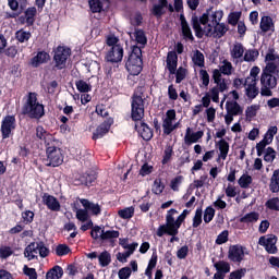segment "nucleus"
Returning <instances> with one entry per match:
<instances>
[{"mask_svg": "<svg viewBox=\"0 0 279 279\" xmlns=\"http://www.w3.org/2000/svg\"><path fill=\"white\" fill-rule=\"evenodd\" d=\"M192 27L195 32L196 38H204L206 36L207 38H223L226 34H228V25L225 23L219 22L218 24L207 25L205 27H202L199 25V22L197 21V16H192Z\"/></svg>", "mask_w": 279, "mask_h": 279, "instance_id": "f257e3e1", "label": "nucleus"}, {"mask_svg": "<svg viewBox=\"0 0 279 279\" xmlns=\"http://www.w3.org/2000/svg\"><path fill=\"white\" fill-rule=\"evenodd\" d=\"M23 114H27L31 119H43L45 117V106L38 102V95L36 93H28L23 107Z\"/></svg>", "mask_w": 279, "mask_h": 279, "instance_id": "f03ea898", "label": "nucleus"}, {"mask_svg": "<svg viewBox=\"0 0 279 279\" xmlns=\"http://www.w3.org/2000/svg\"><path fill=\"white\" fill-rule=\"evenodd\" d=\"M260 74V68L253 66L250 71V75L244 81L245 95L248 99H256L258 97V75Z\"/></svg>", "mask_w": 279, "mask_h": 279, "instance_id": "7ed1b4c3", "label": "nucleus"}, {"mask_svg": "<svg viewBox=\"0 0 279 279\" xmlns=\"http://www.w3.org/2000/svg\"><path fill=\"white\" fill-rule=\"evenodd\" d=\"M46 167H60L64 162V154L62 153V148L50 144L49 142L46 143Z\"/></svg>", "mask_w": 279, "mask_h": 279, "instance_id": "20e7f679", "label": "nucleus"}, {"mask_svg": "<svg viewBox=\"0 0 279 279\" xmlns=\"http://www.w3.org/2000/svg\"><path fill=\"white\" fill-rule=\"evenodd\" d=\"M141 47H134L125 63L130 75H140L143 71V59H141Z\"/></svg>", "mask_w": 279, "mask_h": 279, "instance_id": "39448f33", "label": "nucleus"}, {"mask_svg": "<svg viewBox=\"0 0 279 279\" xmlns=\"http://www.w3.org/2000/svg\"><path fill=\"white\" fill-rule=\"evenodd\" d=\"M34 254H39L40 258H47L50 251L43 241L31 242L24 250V256L25 258H28V260H34V258H36V255Z\"/></svg>", "mask_w": 279, "mask_h": 279, "instance_id": "423d86ee", "label": "nucleus"}, {"mask_svg": "<svg viewBox=\"0 0 279 279\" xmlns=\"http://www.w3.org/2000/svg\"><path fill=\"white\" fill-rule=\"evenodd\" d=\"M221 19H223V11L208 9L202 16L197 17V22L201 27H207V25L215 26L221 23Z\"/></svg>", "mask_w": 279, "mask_h": 279, "instance_id": "0eeeda50", "label": "nucleus"}, {"mask_svg": "<svg viewBox=\"0 0 279 279\" xmlns=\"http://www.w3.org/2000/svg\"><path fill=\"white\" fill-rule=\"evenodd\" d=\"M278 86V80L272 74L263 71L260 74V95L262 97H271L274 88Z\"/></svg>", "mask_w": 279, "mask_h": 279, "instance_id": "6e6552de", "label": "nucleus"}, {"mask_svg": "<svg viewBox=\"0 0 279 279\" xmlns=\"http://www.w3.org/2000/svg\"><path fill=\"white\" fill-rule=\"evenodd\" d=\"M174 215H178V209L175 208L169 209L166 215V222L168 223V226L171 227L172 230H178V228H182V223L186 221V217L191 215V210L184 209L181 213V215L178 216L177 219L175 217H173Z\"/></svg>", "mask_w": 279, "mask_h": 279, "instance_id": "1a4fd4ad", "label": "nucleus"}, {"mask_svg": "<svg viewBox=\"0 0 279 279\" xmlns=\"http://www.w3.org/2000/svg\"><path fill=\"white\" fill-rule=\"evenodd\" d=\"M226 111L225 114V123L230 125L234 121V117H239V114H243V107L239 105V102L232 100L226 102Z\"/></svg>", "mask_w": 279, "mask_h": 279, "instance_id": "9d476101", "label": "nucleus"}, {"mask_svg": "<svg viewBox=\"0 0 279 279\" xmlns=\"http://www.w3.org/2000/svg\"><path fill=\"white\" fill-rule=\"evenodd\" d=\"M145 114V100L143 96L135 94L132 101V119L141 121Z\"/></svg>", "mask_w": 279, "mask_h": 279, "instance_id": "9b49d317", "label": "nucleus"}, {"mask_svg": "<svg viewBox=\"0 0 279 279\" xmlns=\"http://www.w3.org/2000/svg\"><path fill=\"white\" fill-rule=\"evenodd\" d=\"M71 57V49L64 46H59L54 50L53 60L57 69H64L66 66V60Z\"/></svg>", "mask_w": 279, "mask_h": 279, "instance_id": "f8f14e48", "label": "nucleus"}, {"mask_svg": "<svg viewBox=\"0 0 279 279\" xmlns=\"http://www.w3.org/2000/svg\"><path fill=\"white\" fill-rule=\"evenodd\" d=\"M276 243H278V236L275 234L270 235H262L258 240V245H262V247H265L266 252L268 254H277L278 247L276 246Z\"/></svg>", "mask_w": 279, "mask_h": 279, "instance_id": "ddd939ff", "label": "nucleus"}, {"mask_svg": "<svg viewBox=\"0 0 279 279\" xmlns=\"http://www.w3.org/2000/svg\"><path fill=\"white\" fill-rule=\"evenodd\" d=\"M69 151L71 156L76 160H81V162H90V158H93V150L80 146H71Z\"/></svg>", "mask_w": 279, "mask_h": 279, "instance_id": "4468645a", "label": "nucleus"}, {"mask_svg": "<svg viewBox=\"0 0 279 279\" xmlns=\"http://www.w3.org/2000/svg\"><path fill=\"white\" fill-rule=\"evenodd\" d=\"M245 250V246L240 244L231 245L228 252L229 260H231V263H243L245 254H247Z\"/></svg>", "mask_w": 279, "mask_h": 279, "instance_id": "2eb2a0df", "label": "nucleus"}, {"mask_svg": "<svg viewBox=\"0 0 279 279\" xmlns=\"http://www.w3.org/2000/svg\"><path fill=\"white\" fill-rule=\"evenodd\" d=\"M157 236L162 238L163 234H168L170 238V243H178L180 241V238H178V234H180V228L172 229L169 225V222H166L165 225H160L156 232Z\"/></svg>", "mask_w": 279, "mask_h": 279, "instance_id": "dca6fc26", "label": "nucleus"}, {"mask_svg": "<svg viewBox=\"0 0 279 279\" xmlns=\"http://www.w3.org/2000/svg\"><path fill=\"white\" fill-rule=\"evenodd\" d=\"M266 66L263 71H266V73H279V57L276 56L274 52H268L265 58Z\"/></svg>", "mask_w": 279, "mask_h": 279, "instance_id": "f3484780", "label": "nucleus"}, {"mask_svg": "<svg viewBox=\"0 0 279 279\" xmlns=\"http://www.w3.org/2000/svg\"><path fill=\"white\" fill-rule=\"evenodd\" d=\"M14 128H16V119L14 116H7L1 124L2 138H10Z\"/></svg>", "mask_w": 279, "mask_h": 279, "instance_id": "a211bd4d", "label": "nucleus"}, {"mask_svg": "<svg viewBox=\"0 0 279 279\" xmlns=\"http://www.w3.org/2000/svg\"><path fill=\"white\" fill-rule=\"evenodd\" d=\"M162 128L166 134H170L173 132V130H175V110L170 109L166 112Z\"/></svg>", "mask_w": 279, "mask_h": 279, "instance_id": "6ab92c4d", "label": "nucleus"}, {"mask_svg": "<svg viewBox=\"0 0 279 279\" xmlns=\"http://www.w3.org/2000/svg\"><path fill=\"white\" fill-rule=\"evenodd\" d=\"M41 199L48 210H52V213H60V201H58L56 196L50 195L49 193H44Z\"/></svg>", "mask_w": 279, "mask_h": 279, "instance_id": "aec40b11", "label": "nucleus"}, {"mask_svg": "<svg viewBox=\"0 0 279 279\" xmlns=\"http://www.w3.org/2000/svg\"><path fill=\"white\" fill-rule=\"evenodd\" d=\"M95 180H97V174L94 172L92 173H83L80 174L78 178L74 179L75 186H93V183H95Z\"/></svg>", "mask_w": 279, "mask_h": 279, "instance_id": "412c9836", "label": "nucleus"}, {"mask_svg": "<svg viewBox=\"0 0 279 279\" xmlns=\"http://www.w3.org/2000/svg\"><path fill=\"white\" fill-rule=\"evenodd\" d=\"M107 62H121L123 60V47L121 45L113 46L106 56Z\"/></svg>", "mask_w": 279, "mask_h": 279, "instance_id": "4be33fe9", "label": "nucleus"}, {"mask_svg": "<svg viewBox=\"0 0 279 279\" xmlns=\"http://www.w3.org/2000/svg\"><path fill=\"white\" fill-rule=\"evenodd\" d=\"M112 123H114V120L112 118L107 119L104 123H101L96 129V132L94 133L93 138L94 140L104 138L105 134H108V132L110 131Z\"/></svg>", "mask_w": 279, "mask_h": 279, "instance_id": "5701e85b", "label": "nucleus"}, {"mask_svg": "<svg viewBox=\"0 0 279 279\" xmlns=\"http://www.w3.org/2000/svg\"><path fill=\"white\" fill-rule=\"evenodd\" d=\"M80 202L89 215H93L94 217H99V215H101V206H99V204H95L86 198H82Z\"/></svg>", "mask_w": 279, "mask_h": 279, "instance_id": "b1692460", "label": "nucleus"}, {"mask_svg": "<svg viewBox=\"0 0 279 279\" xmlns=\"http://www.w3.org/2000/svg\"><path fill=\"white\" fill-rule=\"evenodd\" d=\"M135 129L137 130L138 134L143 138V141H151V137L154 136V132L149 126H147L144 122H137L135 124Z\"/></svg>", "mask_w": 279, "mask_h": 279, "instance_id": "393cba45", "label": "nucleus"}, {"mask_svg": "<svg viewBox=\"0 0 279 279\" xmlns=\"http://www.w3.org/2000/svg\"><path fill=\"white\" fill-rule=\"evenodd\" d=\"M166 64L170 75H175L178 70V53L175 51L168 52Z\"/></svg>", "mask_w": 279, "mask_h": 279, "instance_id": "a878e982", "label": "nucleus"}, {"mask_svg": "<svg viewBox=\"0 0 279 279\" xmlns=\"http://www.w3.org/2000/svg\"><path fill=\"white\" fill-rule=\"evenodd\" d=\"M51 60V57L49 53L45 51H40L31 60V66H34V69H37V66H40V64H45L46 62H49Z\"/></svg>", "mask_w": 279, "mask_h": 279, "instance_id": "bb28decb", "label": "nucleus"}, {"mask_svg": "<svg viewBox=\"0 0 279 279\" xmlns=\"http://www.w3.org/2000/svg\"><path fill=\"white\" fill-rule=\"evenodd\" d=\"M180 22L182 34L185 40H195V38L193 37V32L191 31V26L189 25V22H186V17H184V14L180 15Z\"/></svg>", "mask_w": 279, "mask_h": 279, "instance_id": "cd10ccee", "label": "nucleus"}, {"mask_svg": "<svg viewBox=\"0 0 279 279\" xmlns=\"http://www.w3.org/2000/svg\"><path fill=\"white\" fill-rule=\"evenodd\" d=\"M213 80L216 86L220 87V90H228V84L223 80V73L219 69L213 70Z\"/></svg>", "mask_w": 279, "mask_h": 279, "instance_id": "c85d7f7f", "label": "nucleus"}, {"mask_svg": "<svg viewBox=\"0 0 279 279\" xmlns=\"http://www.w3.org/2000/svg\"><path fill=\"white\" fill-rule=\"evenodd\" d=\"M243 53H245V47L241 43H234L230 49V56L233 60H240L243 58Z\"/></svg>", "mask_w": 279, "mask_h": 279, "instance_id": "c756f323", "label": "nucleus"}, {"mask_svg": "<svg viewBox=\"0 0 279 279\" xmlns=\"http://www.w3.org/2000/svg\"><path fill=\"white\" fill-rule=\"evenodd\" d=\"M218 70L220 73H222V75L230 76L234 73V65H232V62H230L228 59H225L220 62Z\"/></svg>", "mask_w": 279, "mask_h": 279, "instance_id": "7c9ffc66", "label": "nucleus"}, {"mask_svg": "<svg viewBox=\"0 0 279 279\" xmlns=\"http://www.w3.org/2000/svg\"><path fill=\"white\" fill-rule=\"evenodd\" d=\"M216 147H218L220 153L219 158H221V160H226V158H228V153L230 151V144L226 141H218L216 142Z\"/></svg>", "mask_w": 279, "mask_h": 279, "instance_id": "2f4dec72", "label": "nucleus"}, {"mask_svg": "<svg viewBox=\"0 0 279 279\" xmlns=\"http://www.w3.org/2000/svg\"><path fill=\"white\" fill-rule=\"evenodd\" d=\"M192 62L195 66H199V69H204L205 66V58L204 53L199 50H194L192 52Z\"/></svg>", "mask_w": 279, "mask_h": 279, "instance_id": "473e14b6", "label": "nucleus"}, {"mask_svg": "<svg viewBox=\"0 0 279 279\" xmlns=\"http://www.w3.org/2000/svg\"><path fill=\"white\" fill-rule=\"evenodd\" d=\"M62 276H64V270L61 266L57 265L46 274V279H60Z\"/></svg>", "mask_w": 279, "mask_h": 279, "instance_id": "72a5a7b5", "label": "nucleus"}, {"mask_svg": "<svg viewBox=\"0 0 279 279\" xmlns=\"http://www.w3.org/2000/svg\"><path fill=\"white\" fill-rule=\"evenodd\" d=\"M260 219V214L256 211H251L240 218V223H256Z\"/></svg>", "mask_w": 279, "mask_h": 279, "instance_id": "f704fd0d", "label": "nucleus"}, {"mask_svg": "<svg viewBox=\"0 0 279 279\" xmlns=\"http://www.w3.org/2000/svg\"><path fill=\"white\" fill-rule=\"evenodd\" d=\"M202 136H204L203 131H194L191 128L186 129L185 141H199V138H202Z\"/></svg>", "mask_w": 279, "mask_h": 279, "instance_id": "c9c22d12", "label": "nucleus"}, {"mask_svg": "<svg viewBox=\"0 0 279 279\" xmlns=\"http://www.w3.org/2000/svg\"><path fill=\"white\" fill-rule=\"evenodd\" d=\"M167 0H159V4H155L153 7V14L154 16L160 17L165 14V9L167 7Z\"/></svg>", "mask_w": 279, "mask_h": 279, "instance_id": "e433bc0d", "label": "nucleus"}, {"mask_svg": "<svg viewBox=\"0 0 279 279\" xmlns=\"http://www.w3.org/2000/svg\"><path fill=\"white\" fill-rule=\"evenodd\" d=\"M98 260H99L100 267H108V265L112 263V256L108 251H104L102 253L99 254Z\"/></svg>", "mask_w": 279, "mask_h": 279, "instance_id": "4c0bfd02", "label": "nucleus"}, {"mask_svg": "<svg viewBox=\"0 0 279 279\" xmlns=\"http://www.w3.org/2000/svg\"><path fill=\"white\" fill-rule=\"evenodd\" d=\"M226 89H221L219 85H216L208 92V97L214 101V104H219V93H223Z\"/></svg>", "mask_w": 279, "mask_h": 279, "instance_id": "58836bf2", "label": "nucleus"}, {"mask_svg": "<svg viewBox=\"0 0 279 279\" xmlns=\"http://www.w3.org/2000/svg\"><path fill=\"white\" fill-rule=\"evenodd\" d=\"M214 267L219 274H230V264L228 262L219 260L214 264Z\"/></svg>", "mask_w": 279, "mask_h": 279, "instance_id": "ea45409f", "label": "nucleus"}, {"mask_svg": "<svg viewBox=\"0 0 279 279\" xmlns=\"http://www.w3.org/2000/svg\"><path fill=\"white\" fill-rule=\"evenodd\" d=\"M119 231L116 230H101L100 241H108L110 239H119Z\"/></svg>", "mask_w": 279, "mask_h": 279, "instance_id": "a19ab883", "label": "nucleus"}, {"mask_svg": "<svg viewBox=\"0 0 279 279\" xmlns=\"http://www.w3.org/2000/svg\"><path fill=\"white\" fill-rule=\"evenodd\" d=\"M274 27V20L269 16H263L260 21V29L262 32H269Z\"/></svg>", "mask_w": 279, "mask_h": 279, "instance_id": "79ce46f5", "label": "nucleus"}, {"mask_svg": "<svg viewBox=\"0 0 279 279\" xmlns=\"http://www.w3.org/2000/svg\"><path fill=\"white\" fill-rule=\"evenodd\" d=\"M259 52L256 49H248L244 52V62H256Z\"/></svg>", "mask_w": 279, "mask_h": 279, "instance_id": "37998d69", "label": "nucleus"}, {"mask_svg": "<svg viewBox=\"0 0 279 279\" xmlns=\"http://www.w3.org/2000/svg\"><path fill=\"white\" fill-rule=\"evenodd\" d=\"M252 182H254V180L250 174H242L238 180V184L241 189H250V184H252Z\"/></svg>", "mask_w": 279, "mask_h": 279, "instance_id": "c03bdc74", "label": "nucleus"}, {"mask_svg": "<svg viewBox=\"0 0 279 279\" xmlns=\"http://www.w3.org/2000/svg\"><path fill=\"white\" fill-rule=\"evenodd\" d=\"M118 215L121 219H132L134 217V206L120 209Z\"/></svg>", "mask_w": 279, "mask_h": 279, "instance_id": "a18cd8bd", "label": "nucleus"}, {"mask_svg": "<svg viewBox=\"0 0 279 279\" xmlns=\"http://www.w3.org/2000/svg\"><path fill=\"white\" fill-rule=\"evenodd\" d=\"M151 191L155 195H162V192L165 191V183H162V179H156L154 181Z\"/></svg>", "mask_w": 279, "mask_h": 279, "instance_id": "49530a36", "label": "nucleus"}, {"mask_svg": "<svg viewBox=\"0 0 279 279\" xmlns=\"http://www.w3.org/2000/svg\"><path fill=\"white\" fill-rule=\"evenodd\" d=\"M36 12L37 10L35 7H31L25 11V19H26L27 25H34Z\"/></svg>", "mask_w": 279, "mask_h": 279, "instance_id": "de8ad7c7", "label": "nucleus"}, {"mask_svg": "<svg viewBox=\"0 0 279 279\" xmlns=\"http://www.w3.org/2000/svg\"><path fill=\"white\" fill-rule=\"evenodd\" d=\"M76 219L81 221L82 223H86L90 219V214L87 211V209L84 207V209H77L76 210Z\"/></svg>", "mask_w": 279, "mask_h": 279, "instance_id": "09e8293b", "label": "nucleus"}, {"mask_svg": "<svg viewBox=\"0 0 279 279\" xmlns=\"http://www.w3.org/2000/svg\"><path fill=\"white\" fill-rule=\"evenodd\" d=\"M173 156V146L168 144L163 151V157L161 160L162 165H168V162L171 160V157Z\"/></svg>", "mask_w": 279, "mask_h": 279, "instance_id": "8fccbe9b", "label": "nucleus"}, {"mask_svg": "<svg viewBox=\"0 0 279 279\" xmlns=\"http://www.w3.org/2000/svg\"><path fill=\"white\" fill-rule=\"evenodd\" d=\"M266 208H268V210H275L277 213H279V197H272L270 199H268L265 204Z\"/></svg>", "mask_w": 279, "mask_h": 279, "instance_id": "3c124183", "label": "nucleus"}, {"mask_svg": "<svg viewBox=\"0 0 279 279\" xmlns=\"http://www.w3.org/2000/svg\"><path fill=\"white\" fill-rule=\"evenodd\" d=\"M75 85H76V88H77V92L78 93H90V90H92V86H90V84H88V83H86V81H77L76 83H75Z\"/></svg>", "mask_w": 279, "mask_h": 279, "instance_id": "603ef678", "label": "nucleus"}, {"mask_svg": "<svg viewBox=\"0 0 279 279\" xmlns=\"http://www.w3.org/2000/svg\"><path fill=\"white\" fill-rule=\"evenodd\" d=\"M189 71L185 68L180 66L178 70H175V82L177 84H181L183 80L186 78V74Z\"/></svg>", "mask_w": 279, "mask_h": 279, "instance_id": "864d4df0", "label": "nucleus"}, {"mask_svg": "<svg viewBox=\"0 0 279 279\" xmlns=\"http://www.w3.org/2000/svg\"><path fill=\"white\" fill-rule=\"evenodd\" d=\"M260 110V105H252L246 108L245 114L246 119H254V117L258 113Z\"/></svg>", "mask_w": 279, "mask_h": 279, "instance_id": "5fc2aeb1", "label": "nucleus"}, {"mask_svg": "<svg viewBox=\"0 0 279 279\" xmlns=\"http://www.w3.org/2000/svg\"><path fill=\"white\" fill-rule=\"evenodd\" d=\"M133 36L138 45H147V37L145 32L137 29L133 33Z\"/></svg>", "mask_w": 279, "mask_h": 279, "instance_id": "6e6d98bb", "label": "nucleus"}, {"mask_svg": "<svg viewBox=\"0 0 279 279\" xmlns=\"http://www.w3.org/2000/svg\"><path fill=\"white\" fill-rule=\"evenodd\" d=\"M203 219H204L205 223H210V221H213V219H215V208H213V206H208L205 209Z\"/></svg>", "mask_w": 279, "mask_h": 279, "instance_id": "4d7b16f0", "label": "nucleus"}, {"mask_svg": "<svg viewBox=\"0 0 279 279\" xmlns=\"http://www.w3.org/2000/svg\"><path fill=\"white\" fill-rule=\"evenodd\" d=\"M35 214L32 210H25L22 213V221L25 226H29V223L34 222Z\"/></svg>", "mask_w": 279, "mask_h": 279, "instance_id": "13d9d810", "label": "nucleus"}, {"mask_svg": "<svg viewBox=\"0 0 279 279\" xmlns=\"http://www.w3.org/2000/svg\"><path fill=\"white\" fill-rule=\"evenodd\" d=\"M15 36L19 43H27L32 38V33L21 29L16 32Z\"/></svg>", "mask_w": 279, "mask_h": 279, "instance_id": "bf43d9fd", "label": "nucleus"}, {"mask_svg": "<svg viewBox=\"0 0 279 279\" xmlns=\"http://www.w3.org/2000/svg\"><path fill=\"white\" fill-rule=\"evenodd\" d=\"M204 214V211L202 210V207H198L195 211V215L193 217V228H199V226H202V215Z\"/></svg>", "mask_w": 279, "mask_h": 279, "instance_id": "052dcab7", "label": "nucleus"}, {"mask_svg": "<svg viewBox=\"0 0 279 279\" xmlns=\"http://www.w3.org/2000/svg\"><path fill=\"white\" fill-rule=\"evenodd\" d=\"M56 254L57 256H66L68 254H71V247L66 244H59L56 247Z\"/></svg>", "mask_w": 279, "mask_h": 279, "instance_id": "680f3d73", "label": "nucleus"}, {"mask_svg": "<svg viewBox=\"0 0 279 279\" xmlns=\"http://www.w3.org/2000/svg\"><path fill=\"white\" fill-rule=\"evenodd\" d=\"M37 138H39V141H51L52 136L51 134L47 133L43 126H38Z\"/></svg>", "mask_w": 279, "mask_h": 279, "instance_id": "e2e57ef3", "label": "nucleus"}, {"mask_svg": "<svg viewBox=\"0 0 279 279\" xmlns=\"http://www.w3.org/2000/svg\"><path fill=\"white\" fill-rule=\"evenodd\" d=\"M228 236H230V232H228V230H223L218 234L216 245H223V243H228Z\"/></svg>", "mask_w": 279, "mask_h": 279, "instance_id": "0e129e2a", "label": "nucleus"}, {"mask_svg": "<svg viewBox=\"0 0 279 279\" xmlns=\"http://www.w3.org/2000/svg\"><path fill=\"white\" fill-rule=\"evenodd\" d=\"M245 274H247V269L240 268L238 270L230 272L229 279H243Z\"/></svg>", "mask_w": 279, "mask_h": 279, "instance_id": "69168bd1", "label": "nucleus"}, {"mask_svg": "<svg viewBox=\"0 0 279 279\" xmlns=\"http://www.w3.org/2000/svg\"><path fill=\"white\" fill-rule=\"evenodd\" d=\"M130 276H132V268L130 267H123L118 271V278L119 279H130Z\"/></svg>", "mask_w": 279, "mask_h": 279, "instance_id": "338daca9", "label": "nucleus"}, {"mask_svg": "<svg viewBox=\"0 0 279 279\" xmlns=\"http://www.w3.org/2000/svg\"><path fill=\"white\" fill-rule=\"evenodd\" d=\"M241 20V12H233L230 13L228 16V23L229 25H236L239 21Z\"/></svg>", "mask_w": 279, "mask_h": 279, "instance_id": "774afa93", "label": "nucleus"}]
</instances>
